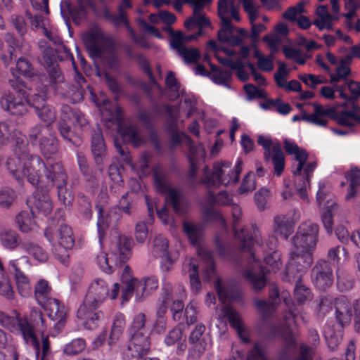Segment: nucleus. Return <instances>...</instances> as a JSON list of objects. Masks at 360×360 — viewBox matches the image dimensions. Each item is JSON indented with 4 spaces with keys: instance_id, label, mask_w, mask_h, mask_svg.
<instances>
[{
    "instance_id": "nucleus-2",
    "label": "nucleus",
    "mask_w": 360,
    "mask_h": 360,
    "mask_svg": "<svg viewBox=\"0 0 360 360\" xmlns=\"http://www.w3.org/2000/svg\"><path fill=\"white\" fill-rule=\"evenodd\" d=\"M0 325L11 333L22 336L27 344L34 350L36 360H53L50 342L47 337H42V347L27 319L21 317L16 311L13 316L0 311Z\"/></svg>"
},
{
    "instance_id": "nucleus-32",
    "label": "nucleus",
    "mask_w": 360,
    "mask_h": 360,
    "mask_svg": "<svg viewBox=\"0 0 360 360\" xmlns=\"http://www.w3.org/2000/svg\"><path fill=\"white\" fill-rule=\"evenodd\" d=\"M153 251L157 257L162 258V269L168 271L171 269L173 261L168 252V241L162 236L154 239Z\"/></svg>"
},
{
    "instance_id": "nucleus-17",
    "label": "nucleus",
    "mask_w": 360,
    "mask_h": 360,
    "mask_svg": "<svg viewBox=\"0 0 360 360\" xmlns=\"http://www.w3.org/2000/svg\"><path fill=\"white\" fill-rule=\"evenodd\" d=\"M205 325L198 323L189 335L188 342L192 345L189 349V355L193 359H199L211 343L210 335L205 334Z\"/></svg>"
},
{
    "instance_id": "nucleus-18",
    "label": "nucleus",
    "mask_w": 360,
    "mask_h": 360,
    "mask_svg": "<svg viewBox=\"0 0 360 360\" xmlns=\"http://www.w3.org/2000/svg\"><path fill=\"white\" fill-rule=\"evenodd\" d=\"M231 213L233 217V229L236 238L240 242L243 250H250L253 244V238L255 237L253 227L257 229V226L252 225L250 230L245 229H239L238 226L242 215L240 207L233 203L231 205Z\"/></svg>"
},
{
    "instance_id": "nucleus-19",
    "label": "nucleus",
    "mask_w": 360,
    "mask_h": 360,
    "mask_svg": "<svg viewBox=\"0 0 360 360\" xmlns=\"http://www.w3.org/2000/svg\"><path fill=\"white\" fill-rule=\"evenodd\" d=\"M57 239L59 243L58 249H56L54 255L64 264L68 262V250L72 248L75 238L72 228L67 224H61L58 230Z\"/></svg>"
},
{
    "instance_id": "nucleus-63",
    "label": "nucleus",
    "mask_w": 360,
    "mask_h": 360,
    "mask_svg": "<svg viewBox=\"0 0 360 360\" xmlns=\"http://www.w3.org/2000/svg\"><path fill=\"white\" fill-rule=\"evenodd\" d=\"M105 16L106 19L112 22L115 27H119L121 25H125L129 22L127 13L124 9V6L122 5H120L118 7V14H112L106 11Z\"/></svg>"
},
{
    "instance_id": "nucleus-45",
    "label": "nucleus",
    "mask_w": 360,
    "mask_h": 360,
    "mask_svg": "<svg viewBox=\"0 0 360 360\" xmlns=\"http://www.w3.org/2000/svg\"><path fill=\"white\" fill-rule=\"evenodd\" d=\"M38 146L40 152L46 158H50L52 155H56L59 150V143L55 132L53 131Z\"/></svg>"
},
{
    "instance_id": "nucleus-59",
    "label": "nucleus",
    "mask_w": 360,
    "mask_h": 360,
    "mask_svg": "<svg viewBox=\"0 0 360 360\" xmlns=\"http://www.w3.org/2000/svg\"><path fill=\"white\" fill-rule=\"evenodd\" d=\"M295 286L294 289V297L299 304H304L307 300L311 298V290L309 288L300 281H294Z\"/></svg>"
},
{
    "instance_id": "nucleus-4",
    "label": "nucleus",
    "mask_w": 360,
    "mask_h": 360,
    "mask_svg": "<svg viewBox=\"0 0 360 360\" xmlns=\"http://www.w3.org/2000/svg\"><path fill=\"white\" fill-rule=\"evenodd\" d=\"M6 167L10 175L16 181L22 185L24 179L32 186L39 187L42 182V174L45 162L39 155L31 157V159L19 164V160L15 158H8Z\"/></svg>"
},
{
    "instance_id": "nucleus-7",
    "label": "nucleus",
    "mask_w": 360,
    "mask_h": 360,
    "mask_svg": "<svg viewBox=\"0 0 360 360\" xmlns=\"http://www.w3.org/2000/svg\"><path fill=\"white\" fill-rule=\"evenodd\" d=\"M43 176L46 181V188L56 187L59 200L65 206L69 205L72 198L67 191L68 174L63 164L58 161H47Z\"/></svg>"
},
{
    "instance_id": "nucleus-62",
    "label": "nucleus",
    "mask_w": 360,
    "mask_h": 360,
    "mask_svg": "<svg viewBox=\"0 0 360 360\" xmlns=\"http://www.w3.org/2000/svg\"><path fill=\"white\" fill-rule=\"evenodd\" d=\"M158 286V281L155 276L146 278L143 282L139 281L137 295L141 292L142 295H147Z\"/></svg>"
},
{
    "instance_id": "nucleus-38",
    "label": "nucleus",
    "mask_w": 360,
    "mask_h": 360,
    "mask_svg": "<svg viewBox=\"0 0 360 360\" xmlns=\"http://www.w3.org/2000/svg\"><path fill=\"white\" fill-rule=\"evenodd\" d=\"M220 25L221 28L217 33V37L220 41L231 46H238L242 43L240 37L233 35L234 27L231 22H221Z\"/></svg>"
},
{
    "instance_id": "nucleus-55",
    "label": "nucleus",
    "mask_w": 360,
    "mask_h": 360,
    "mask_svg": "<svg viewBox=\"0 0 360 360\" xmlns=\"http://www.w3.org/2000/svg\"><path fill=\"white\" fill-rule=\"evenodd\" d=\"M39 46L42 54V59L46 68L58 64L55 50L47 42L40 41Z\"/></svg>"
},
{
    "instance_id": "nucleus-5",
    "label": "nucleus",
    "mask_w": 360,
    "mask_h": 360,
    "mask_svg": "<svg viewBox=\"0 0 360 360\" xmlns=\"http://www.w3.org/2000/svg\"><path fill=\"white\" fill-rule=\"evenodd\" d=\"M133 240L125 236H119L111 243L110 257L106 253L97 255L96 262L100 269L106 274H112L115 267L125 264L132 255Z\"/></svg>"
},
{
    "instance_id": "nucleus-49",
    "label": "nucleus",
    "mask_w": 360,
    "mask_h": 360,
    "mask_svg": "<svg viewBox=\"0 0 360 360\" xmlns=\"http://www.w3.org/2000/svg\"><path fill=\"white\" fill-rule=\"evenodd\" d=\"M184 26L188 30L198 27V30L202 32V29L211 26V22L204 14H193L184 22Z\"/></svg>"
},
{
    "instance_id": "nucleus-6",
    "label": "nucleus",
    "mask_w": 360,
    "mask_h": 360,
    "mask_svg": "<svg viewBox=\"0 0 360 360\" xmlns=\"http://www.w3.org/2000/svg\"><path fill=\"white\" fill-rule=\"evenodd\" d=\"M243 161L238 158L235 167L231 168V163L228 161L215 162L212 172H207L208 167L205 168V174L200 180L202 184L207 187H219L221 185L228 186L236 184L239 181L242 171Z\"/></svg>"
},
{
    "instance_id": "nucleus-43",
    "label": "nucleus",
    "mask_w": 360,
    "mask_h": 360,
    "mask_svg": "<svg viewBox=\"0 0 360 360\" xmlns=\"http://www.w3.org/2000/svg\"><path fill=\"white\" fill-rule=\"evenodd\" d=\"M323 333L328 348L333 351L342 341L343 328L338 326V328H335L334 326L327 325L324 328Z\"/></svg>"
},
{
    "instance_id": "nucleus-15",
    "label": "nucleus",
    "mask_w": 360,
    "mask_h": 360,
    "mask_svg": "<svg viewBox=\"0 0 360 360\" xmlns=\"http://www.w3.org/2000/svg\"><path fill=\"white\" fill-rule=\"evenodd\" d=\"M41 189H39L37 187L26 201L33 217L37 214L46 216L51 212L53 209V204L49 195V188L43 189V186H41Z\"/></svg>"
},
{
    "instance_id": "nucleus-27",
    "label": "nucleus",
    "mask_w": 360,
    "mask_h": 360,
    "mask_svg": "<svg viewBox=\"0 0 360 360\" xmlns=\"http://www.w3.org/2000/svg\"><path fill=\"white\" fill-rule=\"evenodd\" d=\"M125 327V318L121 313H117L115 315L112 324L108 340V345L110 349L116 352L120 350L122 345V339L123 330Z\"/></svg>"
},
{
    "instance_id": "nucleus-47",
    "label": "nucleus",
    "mask_w": 360,
    "mask_h": 360,
    "mask_svg": "<svg viewBox=\"0 0 360 360\" xmlns=\"http://www.w3.org/2000/svg\"><path fill=\"white\" fill-rule=\"evenodd\" d=\"M0 241L4 248L10 250H13L18 246L20 247L22 243L18 233L11 229L0 232Z\"/></svg>"
},
{
    "instance_id": "nucleus-3",
    "label": "nucleus",
    "mask_w": 360,
    "mask_h": 360,
    "mask_svg": "<svg viewBox=\"0 0 360 360\" xmlns=\"http://www.w3.org/2000/svg\"><path fill=\"white\" fill-rule=\"evenodd\" d=\"M150 331L146 325V316L143 313L134 316L128 328V344L121 345L120 353L124 358H141L147 354L150 349Z\"/></svg>"
},
{
    "instance_id": "nucleus-52",
    "label": "nucleus",
    "mask_w": 360,
    "mask_h": 360,
    "mask_svg": "<svg viewBox=\"0 0 360 360\" xmlns=\"http://www.w3.org/2000/svg\"><path fill=\"white\" fill-rule=\"evenodd\" d=\"M203 223L205 224L209 222L215 221L221 226H226V221L221 212L211 207H202Z\"/></svg>"
},
{
    "instance_id": "nucleus-50",
    "label": "nucleus",
    "mask_w": 360,
    "mask_h": 360,
    "mask_svg": "<svg viewBox=\"0 0 360 360\" xmlns=\"http://www.w3.org/2000/svg\"><path fill=\"white\" fill-rule=\"evenodd\" d=\"M254 304L263 319L271 317L278 307L276 302H271L266 300L255 299Z\"/></svg>"
},
{
    "instance_id": "nucleus-36",
    "label": "nucleus",
    "mask_w": 360,
    "mask_h": 360,
    "mask_svg": "<svg viewBox=\"0 0 360 360\" xmlns=\"http://www.w3.org/2000/svg\"><path fill=\"white\" fill-rule=\"evenodd\" d=\"M20 248L40 263H44L49 259L48 252L39 245L30 240L22 241Z\"/></svg>"
},
{
    "instance_id": "nucleus-46",
    "label": "nucleus",
    "mask_w": 360,
    "mask_h": 360,
    "mask_svg": "<svg viewBox=\"0 0 360 360\" xmlns=\"http://www.w3.org/2000/svg\"><path fill=\"white\" fill-rule=\"evenodd\" d=\"M184 269L189 272L190 283L192 290L197 292L201 288V283L198 276V262L196 259L191 258L189 262H184Z\"/></svg>"
},
{
    "instance_id": "nucleus-1",
    "label": "nucleus",
    "mask_w": 360,
    "mask_h": 360,
    "mask_svg": "<svg viewBox=\"0 0 360 360\" xmlns=\"http://www.w3.org/2000/svg\"><path fill=\"white\" fill-rule=\"evenodd\" d=\"M107 282L101 278L94 279L89 285L83 302L77 311V316L84 321L85 328L94 330L98 326L104 316L99 308L109 296L112 300L117 297L120 285L115 283L110 294Z\"/></svg>"
},
{
    "instance_id": "nucleus-44",
    "label": "nucleus",
    "mask_w": 360,
    "mask_h": 360,
    "mask_svg": "<svg viewBox=\"0 0 360 360\" xmlns=\"http://www.w3.org/2000/svg\"><path fill=\"white\" fill-rule=\"evenodd\" d=\"M205 226V224L203 222L198 224L184 223V231L192 245H196L199 243L202 238Z\"/></svg>"
},
{
    "instance_id": "nucleus-37",
    "label": "nucleus",
    "mask_w": 360,
    "mask_h": 360,
    "mask_svg": "<svg viewBox=\"0 0 360 360\" xmlns=\"http://www.w3.org/2000/svg\"><path fill=\"white\" fill-rule=\"evenodd\" d=\"M174 49H175L178 54L184 58L187 63H194L198 61L200 57V52L196 48H188L185 46H181V36L178 35L174 40Z\"/></svg>"
},
{
    "instance_id": "nucleus-16",
    "label": "nucleus",
    "mask_w": 360,
    "mask_h": 360,
    "mask_svg": "<svg viewBox=\"0 0 360 360\" xmlns=\"http://www.w3.org/2000/svg\"><path fill=\"white\" fill-rule=\"evenodd\" d=\"M283 302L287 307V311L284 315L285 323L280 329V334L285 342L287 349H295L297 344L290 327L291 324L295 323V319L297 316L299 311L295 304L291 302L290 297H283Z\"/></svg>"
},
{
    "instance_id": "nucleus-40",
    "label": "nucleus",
    "mask_w": 360,
    "mask_h": 360,
    "mask_svg": "<svg viewBox=\"0 0 360 360\" xmlns=\"http://www.w3.org/2000/svg\"><path fill=\"white\" fill-rule=\"evenodd\" d=\"M316 18L314 20L313 24L320 30H331L333 26V15L328 12V6H319L316 11Z\"/></svg>"
},
{
    "instance_id": "nucleus-10",
    "label": "nucleus",
    "mask_w": 360,
    "mask_h": 360,
    "mask_svg": "<svg viewBox=\"0 0 360 360\" xmlns=\"http://www.w3.org/2000/svg\"><path fill=\"white\" fill-rule=\"evenodd\" d=\"M257 143L264 149V160L266 162H271L274 166V173L276 176H281L285 168V156L281 144L274 142L270 137L259 136Z\"/></svg>"
},
{
    "instance_id": "nucleus-22",
    "label": "nucleus",
    "mask_w": 360,
    "mask_h": 360,
    "mask_svg": "<svg viewBox=\"0 0 360 360\" xmlns=\"http://www.w3.org/2000/svg\"><path fill=\"white\" fill-rule=\"evenodd\" d=\"M300 218V212L293 210L285 215H277L274 219V231L287 239L294 231L295 224Z\"/></svg>"
},
{
    "instance_id": "nucleus-26",
    "label": "nucleus",
    "mask_w": 360,
    "mask_h": 360,
    "mask_svg": "<svg viewBox=\"0 0 360 360\" xmlns=\"http://www.w3.org/2000/svg\"><path fill=\"white\" fill-rule=\"evenodd\" d=\"M103 38V32L98 27H94L83 34L82 40L91 58H96L101 56L102 50L98 46V43Z\"/></svg>"
},
{
    "instance_id": "nucleus-57",
    "label": "nucleus",
    "mask_w": 360,
    "mask_h": 360,
    "mask_svg": "<svg viewBox=\"0 0 360 360\" xmlns=\"http://www.w3.org/2000/svg\"><path fill=\"white\" fill-rule=\"evenodd\" d=\"M50 290L51 288L49 285L48 281L41 279L37 282L34 287V294L40 304H44L46 302V300L50 298L49 297Z\"/></svg>"
},
{
    "instance_id": "nucleus-23",
    "label": "nucleus",
    "mask_w": 360,
    "mask_h": 360,
    "mask_svg": "<svg viewBox=\"0 0 360 360\" xmlns=\"http://www.w3.org/2000/svg\"><path fill=\"white\" fill-rule=\"evenodd\" d=\"M0 106L4 111L12 115H22L27 112L26 104L20 95L16 96L11 92L1 95Z\"/></svg>"
},
{
    "instance_id": "nucleus-33",
    "label": "nucleus",
    "mask_w": 360,
    "mask_h": 360,
    "mask_svg": "<svg viewBox=\"0 0 360 360\" xmlns=\"http://www.w3.org/2000/svg\"><path fill=\"white\" fill-rule=\"evenodd\" d=\"M344 85H335V90L340 97L351 105L360 97V83L354 80H345Z\"/></svg>"
},
{
    "instance_id": "nucleus-54",
    "label": "nucleus",
    "mask_w": 360,
    "mask_h": 360,
    "mask_svg": "<svg viewBox=\"0 0 360 360\" xmlns=\"http://www.w3.org/2000/svg\"><path fill=\"white\" fill-rule=\"evenodd\" d=\"M86 342L84 338H77L66 344L63 353L68 356H74L82 352L86 348Z\"/></svg>"
},
{
    "instance_id": "nucleus-48",
    "label": "nucleus",
    "mask_w": 360,
    "mask_h": 360,
    "mask_svg": "<svg viewBox=\"0 0 360 360\" xmlns=\"http://www.w3.org/2000/svg\"><path fill=\"white\" fill-rule=\"evenodd\" d=\"M57 129L60 136L66 141V143L77 148L82 146L83 142L82 138L75 134V132L71 129L70 124L57 123Z\"/></svg>"
},
{
    "instance_id": "nucleus-25",
    "label": "nucleus",
    "mask_w": 360,
    "mask_h": 360,
    "mask_svg": "<svg viewBox=\"0 0 360 360\" xmlns=\"http://www.w3.org/2000/svg\"><path fill=\"white\" fill-rule=\"evenodd\" d=\"M9 83L13 89L19 94L22 95L26 101L27 105L32 107L35 111L41 108L46 104V93L43 90L38 93H34L29 95H25L24 89L25 85L23 82H18L17 80H10Z\"/></svg>"
},
{
    "instance_id": "nucleus-39",
    "label": "nucleus",
    "mask_w": 360,
    "mask_h": 360,
    "mask_svg": "<svg viewBox=\"0 0 360 360\" xmlns=\"http://www.w3.org/2000/svg\"><path fill=\"white\" fill-rule=\"evenodd\" d=\"M53 132V127L38 123L29 129L28 140L32 145H39Z\"/></svg>"
},
{
    "instance_id": "nucleus-31",
    "label": "nucleus",
    "mask_w": 360,
    "mask_h": 360,
    "mask_svg": "<svg viewBox=\"0 0 360 360\" xmlns=\"http://www.w3.org/2000/svg\"><path fill=\"white\" fill-rule=\"evenodd\" d=\"M58 123L84 127L86 121L80 111L68 105H63L60 108V118Z\"/></svg>"
},
{
    "instance_id": "nucleus-35",
    "label": "nucleus",
    "mask_w": 360,
    "mask_h": 360,
    "mask_svg": "<svg viewBox=\"0 0 360 360\" xmlns=\"http://www.w3.org/2000/svg\"><path fill=\"white\" fill-rule=\"evenodd\" d=\"M9 264L15 271V279L19 293L22 297H28L32 292V288L28 277L18 267L17 260H11Z\"/></svg>"
},
{
    "instance_id": "nucleus-29",
    "label": "nucleus",
    "mask_w": 360,
    "mask_h": 360,
    "mask_svg": "<svg viewBox=\"0 0 360 360\" xmlns=\"http://www.w3.org/2000/svg\"><path fill=\"white\" fill-rule=\"evenodd\" d=\"M351 110H341L338 112L335 111L333 119L342 127H352L356 124H360V107L356 104L351 105Z\"/></svg>"
},
{
    "instance_id": "nucleus-13",
    "label": "nucleus",
    "mask_w": 360,
    "mask_h": 360,
    "mask_svg": "<svg viewBox=\"0 0 360 360\" xmlns=\"http://www.w3.org/2000/svg\"><path fill=\"white\" fill-rule=\"evenodd\" d=\"M110 117L107 122L115 125L118 132L121 136L127 139V141L135 147H139L143 143V139L139 131L133 127H124V117L122 109L119 106H115L114 112H110Z\"/></svg>"
},
{
    "instance_id": "nucleus-42",
    "label": "nucleus",
    "mask_w": 360,
    "mask_h": 360,
    "mask_svg": "<svg viewBox=\"0 0 360 360\" xmlns=\"http://www.w3.org/2000/svg\"><path fill=\"white\" fill-rule=\"evenodd\" d=\"M29 140L25 136H17L14 149V155L9 158H15L19 160V164L31 159L34 156L30 153Z\"/></svg>"
},
{
    "instance_id": "nucleus-51",
    "label": "nucleus",
    "mask_w": 360,
    "mask_h": 360,
    "mask_svg": "<svg viewBox=\"0 0 360 360\" xmlns=\"http://www.w3.org/2000/svg\"><path fill=\"white\" fill-rule=\"evenodd\" d=\"M39 119L44 123V125H49L52 127V124L56 120V111L54 107L46 104L41 108H39L35 111Z\"/></svg>"
},
{
    "instance_id": "nucleus-20",
    "label": "nucleus",
    "mask_w": 360,
    "mask_h": 360,
    "mask_svg": "<svg viewBox=\"0 0 360 360\" xmlns=\"http://www.w3.org/2000/svg\"><path fill=\"white\" fill-rule=\"evenodd\" d=\"M91 150L97 169L102 173L105 169L104 162L107 158L108 152L102 129L100 127L92 131Z\"/></svg>"
},
{
    "instance_id": "nucleus-9",
    "label": "nucleus",
    "mask_w": 360,
    "mask_h": 360,
    "mask_svg": "<svg viewBox=\"0 0 360 360\" xmlns=\"http://www.w3.org/2000/svg\"><path fill=\"white\" fill-rule=\"evenodd\" d=\"M313 262L312 252L296 250L290 253V259L286 265L284 281H300L303 274Z\"/></svg>"
},
{
    "instance_id": "nucleus-53",
    "label": "nucleus",
    "mask_w": 360,
    "mask_h": 360,
    "mask_svg": "<svg viewBox=\"0 0 360 360\" xmlns=\"http://www.w3.org/2000/svg\"><path fill=\"white\" fill-rule=\"evenodd\" d=\"M165 85L169 89L168 98L170 101H175L179 97L180 84L175 77L173 71H168L165 78Z\"/></svg>"
},
{
    "instance_id": "nucleus-34",
    "label": "nucleus",
    "mask_w": 360,
    "mask_h": 360,
    "mask_svg": "<svg viewBox=\"0 0 360 360\" xmlns=\"http://www.w3.org/2000/svg\"><path fill=\"white\" fill-rule=\"evenodd\" d=\"M217 13L221 22H231V18L236 21H240L238 8L233 1L229 2L227 0H219L217 4Z\"/></svg>"
},
{
    "instance_id": "nucleus-56",
    "label": "nucleus",
    "mask_w": 360,
    "mask_h": 360,
    "mask_svg": "<svg viewBox=\"0 0 360 360\" xmlns=\"http://www.w3.org/2000/svg\"><path fill=\"white\" fill-rule=\"evenodd\" d=\"M319 189L316 193V202L319 207L326 206V208H332L335 202L332 200V195L326 189L325 185L319 183Z\"/></svg>"
},
{
    "instance_id": "nucleus-8",
    "label": "nucleus",
    "mask_w": 360,
    "mask_h": 360,
    "mask_svg": "<svg viewBox=\"0 0 360 360\" xmlns=\"http://www.w3.org/2000/svg\"><path fill=\"white\" fill-rule=\"evenodd\" d=\"M153 184L156 191L161 195H167L166 200L172 205L177 214L184 213L186 207L181 201L179 191L172 187L168 173L160 165L153 169Z\"/></svg>"
},
{
    "instance_id": "nucleus-11",
    "label": "nucleus",
    "mask_w": 360,
    "mask_h": 360,
    "mask_svg": "<svg viewBox=\"0 0 360 360\" xmlns=\"http://www.w3.org/2000/svg\"><path fill=\"white\" fill-rule=\"evenodd\" d=\"M318 233V224L311 222L302 223L292 238L296 250L312 252L316 245Z\"/></svg>"
},
{
    "instance_id": "nucleus-12",
    "label": "nucleus",
    "mask_w": 360,
    "mask_h": 360,
    "mask_svg": "<svg viewBox=\"0 0 360 360\" xmlns=\"http://www.w3.org/2000/svg\"><path fill=\"white\" fill-rule=\"evenodd\" d=\"M253 231L255 237L253 238L252 245L255 243L259 249L264 252L263 259L266 264L271 266L272 269H278L281 263L279 254L274 250L276 248V240L274 238H269L265 242V244H264L258 229L253 227ZM252 247H251L250 250L248 251L250 252L251 257L254 260L259 261L260 258L255 257V252L252 251Z\"/></svg>"
},
{
    "instance_id": "nucleus-30",
    "label": "nucleus",
    "mask_w": 360,
    "mask_h": 360,
    "mask_svg": "<svg viewBox=\"0 0 360 360\" xmlns=\"http://www.w3.org/2000/svg\"><path fill=\"white\" fill-rule=\"evenodd\" d=\"M269 271L265 266H259L257 269L246 270L244 276L252 290L255 292L261 291L267 284L266 273Z\"/></svg>"
},
{
    "instance_id": "nucleus-41",
    "label": "nucleus",
    "mask_w": 360,
    "mask_h": 360,
    "mask_svg": "<svg viewBox=\"0 0 360 360\" xmlns=\"http://www.w3.org/2000/svg\"><path fill=\"white\" fill-rule=\"evenodd\" d=\"M77 162L79 171L86 179V181H88L92 187H96L98 186V181L96 173L89 165L87 159L82 152H78L77 153Z\"/></svg>"
},
{
    "instance_id": "nucleus-28",
    "label": "nucleus",
    "mask_w": 360,
    "mask_h": 360,
    "mask_svg": "<svg viewBox=\"0 0 360 360\" xmlns=\"http://www.w3.org/2000/svg\"><path fill=\"white\" fill-rule=\"evenodd\" d=\"M314 112L312 114H308L303 111L302 118L304 121L311 123L317 126L325 127L328 123L326 117L333 119L335 114V110L333 108H324L321 105L313 103Z\"/></svg>"
},
{
    "instance_id": "nucleus-58",
    "label": "nucleus",
    "mask_w": 360,
    "mask_h": 360,
    "mask_svg": "<svg viewBox=\"0 0 360 360\" xmlns=\"http://www.w3.org/2000/svg\"><path fill=\"white\" fill-rule=\"evenodd\" d=\"M164 108L167 113V118L165 123L167 132H174L178 130V116L174 114L175 109L178 110L177 106H172L169 104H165Z\"/></svg>"
},
{
    "instance_id": "nucleus-60",
    "label": "nucleus",
    "mask_w": 360,
    "mask_h": 360,
    "mask_svg": "<svg viewBox=\"0 0 360 360\" xmlns=\"http://www.w3.org/2000/svg\"><path fill=\"white\" fill-rule=\"evenodd\" d=\"M129 56L134 57L136 60L140 69L148 77L150 82L155 84V79L153 76L152 69L150 68V62L148 59L143 54L136 53L135 55L129 54Z\"/></svg>"
},
{
    "instance_id": "nucleus-64",
    "label": "nucleus",
    "mask_w": 360,
    "mask_h": 360,
    "mask_svg": "<svg viewBox=\"0 0 360 360\" xmlns=\"http://www.w3.org/2000/svg\"><path fill=\"white\" fill-rule=\"evenodd\" d=\"M16 70L19 74L27 77H31L34 74L32 63L24 57H20L17 60Z\"/></svg>"
},
{
    "instance_id": "nucleus-21",
    "label": "nucleus",
    "mask_w": 360,
    "mask_h": 360,
    "mask_svg": "<svg viewBox=\"0 0 360 360\" xmlns=\"http://www.w3.org/2000/svg\"><path fill=\"white\" fill-rule=\"evenodd\" d=\"M41 305L48 311L49 317L55 322L53 328L56 333H59L66 323L67 310L64 304L58 299L49 298Z\"/></svg>"
},
{
    "instance_id": "nucleus-14",
    "label": "nucleus",
    "mask_w": 360,
    "mask_h": 360,
    "mask_svg": "<svg viewBox=\"0 0 360 360\" xmlns=\"http://www.w3.org/2000/svg\"><path fill=\"white\" fill-rule=\"evenodd\" d=\"M311 280L316 288L326 290L334 281L333 269L330 261L320 259L311 269Z\"/></svg>"
},
{
    "instance_id": "nucleus-61",
    "label": "nucleus",
    "mask_w": 360,
    "mask_h": 360,
    "mask_svg": "<svg viewBox=\"0 0 360 360\" xmlns=\"http://www.w3.org/2000/svg\"><path fill=\"white\" fill-rule=\"evenodd\" d=\"M19 229L23 233H28L31 231L33 225V219L27 211L20 212L15 218Z\"/></svg>"
},
{
    "instance_id": "nucleus-24",
    "label": "nucleus",
    "mask_w": 360,
    "mask_h": 360,
    "mask_svg": "<svg viewBox=\"0 0 360 360\" xmlns=\"http://www.w3.org/2000/svg\"><path fill=\"white\" fill-rule=\"evenodd\" d=\"M335 317L338 327L349 326L352 318V304L347 297L339 296L334 300Z\"/></svg>"
}]
</instances>
